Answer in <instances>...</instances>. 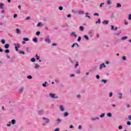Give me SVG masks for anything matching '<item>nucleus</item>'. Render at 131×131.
Returning a JSON list of instances; mask_svg holds the SVG:
<instances>
[{
	"label": "nucleus",
	"instance_id": "obj_1",
	"mask_svg": "<svg viewBox=\"0 0 131 131\" xmlns=\"http://www.w3.org/2000/svg\"><path fill=\"white\" fill-rule=\"evenodd\" d=\"M42 120L43 121V125H46L50 123V119L48 118L43 117L42 118Z\"/></svg>",
	"mask_w": 131,
	"mask_h": 131
},
{
	"label": "nucleus",
	"instance_id": "obj_2",
	"mask_svg": "<svg viewBox=\"0 0 131 131\" xmlns=\"http://www.w3.org/2000/svg\"><path fill=\"white\" fill-rule=\"evenodd\" d=\"M49 96L51 97V98H52V99H58V98H59V96H57L56 94L54 93H50Z\"/></svg>",
	"mask_w": 131,
	"mask_h": 131
},
{
	"label": "nucleus",
	"instance_id": "obj_3",
	"mask_svg": "<svg viewBox=\"0 0 131 131\" xmlns=\"http://www.w3.org/2000/svg\"><path fill=\"white\" fill-rule=\"evenodd\" d=\"M59 110L61 112H64V111H65V106L62 104L60 105Z\"/></svg>",
	"mask_w": 131,
	"mask_h": 131
},
{
	"label": "nucleus",
	"instance_id": "obj_4",
	"mask_svg": "<svg viewBox=\"0 0 131 131\" xmlns=\"http://www.w3.org/2000/svg\"><path fill=\"white\" fill-rule=\"evenodd\" d=\"M88 34L89 35V36L90 37H93V35H94V30H90L89 32H88Z\"/></svg>",
	"mask_w": 131,
	"mask_h": 131
},
{
	"label": "nucleus",
	"instance_id": "obj_5",
	"mask_svg": "<svg viewBox=\"0 0 131 131\" xmlns=\"http://www.w3.org/2000/svg\"><path fill=\"white\" fill-rule=\"evenodd\" d=\"M61 122H62V119H60V118H57L56 120H55V124L56 125L58 124H60V123H61Z\"/></svg>",
	"mask_w": 131,
	"mask_h": 131
},
{
	"label": "nucleus",
	"instance_id": "obj_6",
	"mask_svg": "<svg viewBox=\"0 0 131 131\" xmlns=\"http://www.w3.org/2000/svg\"><path fill=\"white\" fill-rule=\"evenodd\" d=\"M14 45L15 46V51H16V52H18V49L20 48V44L19 43H17L16 44L14 43Z\"/></svg>",
	"mask_w": 131,
	"mask_h": 131
},
{
	"label": "nucleus",
	"instance_id": "obj_7",
	"mask_svg": "<svg viewBox=\"0 0 131 131\" xmlns=\"http://www.w3.org/2000/svg\"><path fill=\"white\" fill-rule=\"evenodd\" d=\"M123 94L121 92L118 93V99L119 100H121L122 99V95Z\"/></svg>",
	"mask_w": 131,
	"mask_h": 131
},
{
	"label": "nucleus",
	"instance_id": "obj_8",
	"mask_svg": "<svg viewBox=\"0 0 131 131\" xmlns=\"http://www.w3.org/2000/svg\"><path fill=\"white\" fill-rule=\"evenodd\" d=\"M106 68V65H105V63H103L100 65L99 69L101 70V69H103V68Z\"/></svg>",
	"mask_w": 131,
	"mask_h": 131
},
{
	"label": "nucleus",
	"instance_id": "obj_9",
	"mask_svg": "<svg viewBox=\"0 0 131 131\" xmlns=\"http://www.w3.org/2000/svg\"><path fill=\"white\" fill-rule=\"evenodd\" d=\"M45 41H46V42H48V43H51V39L49 38H46L45 39Z\"/></svg>",
	"mask_w": 131,
	"mask_h": 131
},
{
	"label": "nucleus",
	"instance_id": "obj_10",
	"mask_svg": "<svg viewBox=\"0 0 131 131\" xmlns=\"http://www.w3.org/2000/svg\"><path fill=\"white\" fill-rule=\"evenodd\" d=\"M44 112H45L43 111V110H40L38 111V115L41 116L42 115V114H43Z\"/></svg>",
	"mask_w": 131,
	"mask_h": 131
},
{
	"label": "nucleus",
	"instance_id": "obj_11",
	"mask_svg": "<svg viewBox=\"0 0 131 131\" xmlns=\"http://www.w3.org/2000/svg\"><path fill=\"white\" fill-rule=\"evenodd\" d=\"M39 67H40V66H39L38 63H34L35 69H38Z\"/></svg>",
	"mask_w": 131,
	"mask_h": 131
},
{
	"label": "nucleus",
	"instance_id": "obj_12",
	"mask_svg": "<svg viewBox=\"0 0 131 131\" xmlns=\"http://www.w3.org/2000/svg\"><path fill=\"white\" fill-rule=\"evenodd\" d=\"M111 29L112 30H114L115 31H116V30L118 29V28H117V27H116L115 28H114V26H111Z\"/></svg>",
	"mask_w": 131,
	"mask_h": 131
},
{
	"label": "nucleus",
	"instance_id": "obj_13",
	"mask_svg": "<svg viewBox=\"0 0 131 131\" xmlns=\"http://www.w3.org/2000/svg\"><path fill=\"white\" fill-rule=\"evenodd\" d=\"M71 36H74V37H77V35L75 33V32L71 33Z\"/></svg>",
	"mask_w": 131,
	"mask_h": 131
},
{
	"label": "nucleus",
	"instance_id": "obj_14",
	"mask_svg": "<svg viewBox=\"0 0 131 131\" xmlns=\"http://www.w3.org/2000/svg\"><path fill=\"white\" fill-rule=\"evenodd\" d=\"M100 118L99 117H95V118H91L92 121H95V120H99Z\"/></svg>",
	"mask_w": 131,
	"mask_h": 131
},
{
	"label": "nucleus",
	"instance_id": "obj_15",
	"mask_svg": "<svg viewBox=\"0 0 131 131\" xmlns=\"http://www.w3.org/2000/svg\"><path fill=\"white\" fill-rule=\"evenodd\" d=\"M84 38L86 39V40H90V38L89 37V36L85 35L83 36Z\"/></svg>",
	"mask_w": 131,
	"mask_h": 131
},
{
	"label": "nucleus",
	"instance_id": "obj_16",
	"mask_svg": "<svg viewBox=\"0 0 131 131\" xmlns=\"http://www.w3.org/2000/svg\"><path fill=\"white\" fill-rule=\"evenodd\" d=\"M4 7H5V4L3 3H0V9H4Z\"/></svg>",
	"mask_w": 131,
	"mask_h": 131
},
{
	"label": "nucleus",
	"instance_id": "obj_17",
	"mask_svg": "<svg viewBox=\"0 0 131 131\" xmlns=\"http://www.w3.org/2000/svg\"><path fill=\"white\" fill-rule=\"evenodd\" d=\"M69 116V114H68V112H64V113L63 114V116L64 117H67V116Z\"/></svg>",
	"mask_w": 131,
	"mask_h": 131
},
{
	"label": "nucleus",
	"instance_id": "obj_18",
	"mask_svg": "<svg viewBox=\"0 0 131 131\" xmlns=\"http://www.w3.org/2000/svg\"><path fill=\"white\" fill-rule=\"evenodd\" d=\"M109 23V20H105L102 22V24L107 25Z\"/></svg>",
	"mask_w": 131,
	"mask_h": 131
},
{
	"label": "nucleus",
	"instance_id": "obj_19",
	"mask_svg": "<svg viewBox=\"0 0 131 131\" xmlns=\"http://www.w3.org/2000/svg\"><path fill=\"white\" fill-rule=\"evenodd\" d=\"M79 30L80 31H83L84 30V27L83 26H80L79 27Z\"/></svg>",
	"mask_w": 131,
	"mask_h": 131
},
{
	"label": "nucleus",
	"instance_id": "obj_20",
	"mask_svg": "<svg viewBox=\"0 0 131 131\" xmlns=\"http://www.w3.org/2000/svg\"><path fill=\"white\" fill-rule=\"evenodd\" d=\"M78 13L79 14V15H82V14H84V11H79L78 12Z\"/></svg>",
	"mask_w": 131,
	"mask_h": 131
},
{
	"label": "nucleus",
	"instance_id": "obj_21",
	"mask_svg": "<svg viewBox=\"0 0 131 131\" xmlns=\"http://www.w3.org/2000/svg\"><path fill=\"white\" fill-rule=\"evenodd\" d=\"M90 15V14H89V13L86 12L85 13V17L86 18H89V19H91V16H90V15Z\"/></svg>",
	"mask_w": 131,
	"mask_h": 131
},
{
	"label": "nucleus",
	"instance_id": "obj_22",
	"mask_svg": "<svg viewBox=\"0 0 131 131\" xmlns=\"http://www.w3.org/2000/svg\"><path fill=\"white\" fill-rule=\"evenodd\" d=\"M8 48H10V44H9V43L5 44V48L8 49Z\"/></svg>",
	"mask_w": 131,
	"mask_h": 131
},
{
	"label": "nucleus",
	"instance_id": "obj_23",
	"mask_svg": "<svg viewBox=\"0 0 131 131\" xmlns=\"http://www.w3.org/2000/svg\"><path fill=\"white\" fill-rule=\"evenodd\" d=\"M122 32L121 31H119L118 33H115V35H116L117 36H118L119 34H121Z\"/></svg>",
	"mask_w": 131,
	"mask_h": 131
},
{
	"label": "nucleus",
	"instance_id": "obj_24",
	"mask_svg": "<svg viewBox=\"0 0 131 131\" xmlns=\"http://www.w3.org/2000/svg\"><path fill=\"white\" fill-rule=\"evenodd\" d=\"M1 41L2 45H5V43H6V40H5V39H2Z\"/></svg>",
	"mask_w": 131,
	"mask_h": 131
},
{
	"label": "nucleus",
	"instance_id": "obj_25",
	"mask_svg": "<svg viewBox=\"0 0 131 131\" xmlns=\"http://www.w3.org/2000/svg\"><path fill=\"white\" fill-rule=\"evenodd\" d=\"M16 33H17V34H20V33H21V31H20V29H16Z\"/></svg>",
	"mask_w": 131,
	"mask_h": 131
},
{
	"label": "nucleus",
	"instance_id": "obj_26",
	"mask_svg": "<svg viewBox=\"0 0 131 131\" xmlns=\"http://www.w3.org/2000/svg\"><path fill=\"white\" fill-rule=\"evenodd\" d=\"M12 124H15L16 123V120L13 119L11 120Z\"/></svg>",
	"mask_w": 131,
	"mask_h": 131
},
{
	"label": "nucleus",
	"instance_id": "obj_27",
	"mask_svg": "<svg viewBox=\"0 0 131 131\" xmlns=\"http://www.w3.org/2000/svg\"><path fill=\"white\" fill-rule=\"evenodd\" d=\"M48 84V82L45 81V83L42 84V86H43V88H46V86H47V84Z\"/></svg>",
	"mask_w": 131,
	"mask_h": 131
},
{
	"label": "nucleus",
	"instance_id": "obj_28",
	"mask_svg": "<svg viewBox=\"0 0 131 131\" xmlns=\"http://www.w3.org/2000/svg\"><path fill=\"white\" fill-rule=\"evenodd\" d=\"M116 7L117 8H121V4H120V3L117 4Z\"/></svg>",
	"mask_w": 131,
	"mask_h": 131
},
{
	"label": "nucleus",
	"instance_id": "obj_29",
	"mask_svg": "<svg viewBox=\"0 0 131 131\" xmlns=\"http://www.w3.org/2000/svg\"><path fill=\"white\" fill-rule=\"evenodd\" d=\"M19 92L21 93H23V92H24V88H21L20 89H19Z\"/></svg>",
	"mask_w": 131,
	"mask_h": 131
},
{
	"label": "nucleus",
	"instance_id": "obj_30",
	"mask_svg": "<svg viewBox=\"0 0 131 131\" xmlns=\"http://www.w3.org/2000/svg\"><path fill=\"white\" fill-rule=\"evenodd\" d=\"M122 39L123 40H125V39H127V36H123V37H122Z\"/></svg>",
	"mask_w": 131,
	"mask_h": 131
},
{
	"label": "nucleus",
	"instance_id": "obj_31",
	"mask_svg": "<svg viewBox=\"0 0 131 131\" xmlns=\"http://www.w3.org/2000/svg\"><path fill=\"white\" fill-rule=\"evenodd\" d=\"M33 41L34 42H37V38L35 37L33 39Z\"/></svg>",
	"mask_w": 131,
	"mask_h": 131
},
{
	"label": "nucleus",
	"instance_id": "obj_32",
	"mask_svg": "<svg viewBox=\"0 0 131 131\" xmlns=\"http://www.w3.org/2000/svg\"><path fill=\"white\" fill-rule=\"evenodd\" d=\"M19 54H22L23 55H25V52L24 51L21 50V51H19Z\"/></svg>",
	"mask_w": 131,
	"mask_h": 131
},
{
	"label": "nucleus",
	"instance_id": "obj_33",
	"mask_svg": "<svg viewBox=\"0 0 131 131\" xmlns=\"http://www.w3.org/2000/svg\"><path fill=\"white\" fill-rule=\"evenodd\" d=\"M107 116L108 117H112V114L110 113H108L107 114Z\"/></svg>",
	"mask_w": 131,
	"mask_h": 131
},
{
	"label": "nucleus",
	"instance_id": "obj_34",
	"mask_svg": "<svg viewBox=\"0 0 131 131\" xmlns=\"http://www.w3.org/2000/svg\"><path fill=\"white\" fill-rule=\"evenodd\" d=\"M23 40H24L25 41H29V38H24Z\"/></svg>",
	"mask_w": 131,
	"mask_h": 131
},
{
	"label": "nucleus",
	"instance_id": "obj_35",
	"mask_svg": "<svg viewBox=\"0 0 131 131\" xmlns=\"http://www.w3.org/2000/svg\"><path fill=\"white\" fill-rule=\"evenodd\" d=\"M101 23V19H98V21H96V24H100Z\"/></svg>",
	"mask_w": 131,
	"mask_h": 131
},
{
	"label": "nucleus",
	"instance_id": "obj_36",
	"mask_svg": "<svg viewBox=\"0 0 131 131\" xmlns=\"http://www.w3.org/2000/svg\"><path fill=\"white\" fill-rule=\"evenodd\" d=\"M5 53H6V54H9V53H10V50L9 49H6L5 51Z\"/></svg>",
	"mask_w": 131,
	"mask_h": 131
},
{
	"label": "nucleus",
	"instance_id": "obj_37",
	"mask_svg": "<svg viewBox=\"0 0 131 131\" xmlns=\"http://www.w3.org/2000/svg\"><path fill=\"white\" fill-rule=\"evenodd\" d=\"M35 61H36V59L34 58H32L31 59V62H35Z\"/></svg>",
	"mask_w": 131,
	"mask_h": 131
},
{
	"label": "nucleus",
	"instance_id": "obj_38",
	"mask_svg": "<svg viewBox=\"0 0 131 131\" xmlns=\"http://www.w3.org/2000/svg\"><path fill=\"white\" fill-rule=\"evenodd\" d=\"M35 58L36 59V60H39V58H40L38 55L36 54V56H35Z\"/></svg>",
	"mask_w": 131,
	"mask_h": 131
},
{
	"label": "nucleus",
	"instance_id": "obj_39",
	"mask_svg": "<svg viewBox=\"0 0 131 131\" xmlns=\"http://www.w3.org/2000/svg\"><path fill=\"white\" fill-rule=\"evenodd\" d=\"M42 25H43L41 24V23H39L37 25V26L38 27H39L40 26H42Z\"/></svg>",
	"mask_w": 131,
	"mask_h": 131
},
{
	"label": "nucleus",
	"instance_id": "obj_40",
	"mask_svg": "<svg viewBox=\"0 0 131 131\" xmlns=\"http://www.w3.org/2000/svg\"><path fill=\"white\" fill-rule=\"evenodd\" d=\"M104 116H105V114H104V113H102V114H101L100 115V117L101 118L104 117Z\"/></svg>",
	"mask_w": 131,
	"mask_h": 131
},
{
	"label": "nucleus",
	"instance_id": "obj_41",
	"mask_svg": "<svg viewBox=\"0 0 131 131\" xmlns=\"http://www.w3.org/2000/svg\"><path fill=\"white\" fill-rule=\"evenodd\" d=\"M28 79H32V76L31 75H29L27 76Z\"/></svg>",
	"mask_w": 131,
	"mask_h": 131
},
{
	"label": "nucleus",
	"instance_id": "obj_42",
	"mask_svg": "<svg viewBox=\"0 0 131 131\" xmlns=\"http://www.w3.org/2000/svg\"><path fill=\"white\" fill-rule=\"evenodd\" d=\"M107 5H111V0H107Z\"/></svg>",
	"mask_w": 131,
	"mask_h": 131
},
{
	"label": "nucleus",
	"instance_id": "obj_43",
	"mask_svg": "<svg viewBox=\"0 0 131 131\" xmlns=\"http://www.w3.org/2000/svg\"><path fill=\"white\" fill-rule=\"evenodd\" d=\"M76 74H80V70H78L76 72Z\"/></svg>",
	"mask_w": 131,
	"mask_h": 131
},
{
	"label": "nucleus",
	"instance_id": "obj_44",
	"mask_svg": "<svg viewBox=\"0 0 131 131\" xmlns=\"http://www.w3.org/2000/svg\"><path fill=\"white\" fill-rule=\"evenodd\" d=\"M112 96H113V93L111 92L109 93V97L111 98V97H112Z\"/></svg>",
	"mask_w": 131,
	"mask_h": 131
},
{
	"label": "nucleus",
	"instance_id": "obj_45",
	"mask_svg": "<svg viewBox=\"0 0 131 131\" xmlns=\"http://www.w3.org/2000/svg\"><path fill=\"white\" fill-rule=\"evenodd\" d=\"M103 83H107V80L102 79L101 81Z\"/></svg>",
	"mask_w": 131,
	"mask_h": 131
},
{
	"label": "nucleus",
	"instance_id": "obj_46",
	"mask_svg": "<svg viewBox=\"0 0 131 131\" xmlns=\"http://www.w3.org/2000/svg\"><path fill=\"white\" fill-rule=\"evenodd\" d=\"M40 34V32H39V31L36 32V35L37 36H38V35H39Z\"/></svg>",
	"mask_w": 131,
	"mask_h": 131
},
{
	"label": "nucleus",
	"instance_id": "obj_47",
	"mask_svg": "<svg viewBox=\"0 0 131 131\" xmlns=\"http://www.w3.org/2000/svg\"><path fill=\"white\" fill-rule=\"evenodd\" d=\"M122 59H123V61H126V56H123Z\"/></svg>",
	"mask_w": 131,
	"mask_h": 131
},
{
	"label": "nucleus",
	"instance_id": "obj_48",
	"mask_svg": "<svg viewBox=\"0 0 131 131\" xmlns=\"http://www.w3.org/2000/svg\"><path fill=\"white\" fill-rule=\"evenodd\" d=\"M27 50V52H28V53H30V50L29 49V47H27L26 48Z\"/></svg>",
	"mask_w": 131,
	"mask_h": 131
},
{
	"label": "nucleus",
	"instance_id": "obj_49",
	"mask_svg": "<svg viewBox=\"0 0 131 131\" xmlns=\"http://www.w3.org/2000/svg\"><path fill=\"white\" fill-rule=\"evenodd\" d=\"M79 64H78V62H77L75 65V68H77L78 66H79Z\"/></svg>",
	"mask_w": 131,
	"mask_h": 131
},
{
	"label": "nucleus",
	"instance_id": "obj_50",
	"mask_svg": "<svg viewBox=\"0 0 131 131\" xmlns=\"http://www.w3.org/2000/svg\"><path fill=\"white\" fill-rule=\"evenodd\" d=\"M80 40H81V37L79 36L78 38L77 41H80Z\"/></svg>",
	"mask_w": 131,
	"mask_h": 131
},
{
	"label": "nucleus",
	"instance_id": "obj_51",
	"mask_svg": "<svg viewBox=\"0 0 131 131\" xmlns=\"http://www.w3.org/2000/svg\"><path fill=\"white\" fill-rule=\"evenodd\" d=\"M94 16H100V14L98 13H95L94 14Z\"/></svg>",
	"mask_w": 131,
	"mask_h": 131
},
{
	"label": "nucleus",
	"instance_id": "obj_52",
	"mask_svg": "<svg viewBox=\"0 0 131 131\" xmlns=\"http://www.w3.org/2000/svg\"><path fill=\"white\" fill-rule=\"evenodd\" d=\"M59 10H60V11H62V10H63V7L60 6L59 7Z\"/></svg>",
	"mask_w": 131,
	"mask_h": 131
},
{
	"label": "nucleus",
	"instance_id": "obj_53",
	"mask_svg": "<svg viewBox=\"0 0 131 131\" xmlns=\"http://www.w3.org/2000/svg\"><path fill=\"white\" fill-rule=\"evenodd\" d=\"M127 125H131V123L130 121H127Z\"/></svg>",
	"mask_w": 131,
	"mask_h": 131
},
{
	"label": "nucleus",
	"instance_id": "obj_54",
	"mask_svg": "<svg viewBox=\"0 0 131 131\" xmlns=\"http://www.w3.org/2000/svg\"><path fill=\"white\" fill-rule=\"evenodd\" d=\"M118 129H122V126H121V125L119 126Z\"/></svg>",
	"mask_w": 131,
	"mask_h": 131
},
{
	"label": "nucleus",
	"instance_id": "obj_55",
	"mask_svg": "<svg viewBox=\"0 0 131 131\" xmlns=\"http://www.w3.org/2000/svg\"><path fill=\"white\" fill-rule=\"evenodd\" d=\"M124 24L125 25H127V24H128V23L126 22V20H124Z\"/></svg>",
	"mask_w": 131,
	"mask_h": 131
},
{
	"label": "nucleus",
	"instance_id": "obj_56",
	"mask_svg": "<svg viewBox=\"0 0 131 131\" xmlns=\"http://www.w3.org/2000/svg\"><path fill=\"white\" fill-rule=\"evenodd\" d=\"M26 20H30V17L27 16V17L26 18Z\"/></svg>",
	"mask_w": 131,
	"mask_h": 131
},
{
	"label": "nucleus",
	"instance_id": "obj_57",
	"mask_svg": "<svg viewBox=\"0 0 131 131\" xmlns=\"http://www.w3.org/2000/svg\"><path fill=\"white\" fill-rule=\"evenodd\" d=\"M96 78L97 79H100V76L99 75H96Z\"/></svg>",
	"mask_w": 131,
	"mask_h": 131
},
{
	"label": "nucleus",
	"instance_id": "obj_58",
	"mask_svg": "<svg viewBox=\"0 0 131 131\" xmlns=\"http://www.w3.org/2000/svg\"><path fill=\"white\" fill-rule=\"evenodd\" d=\"M78 128H79V129H81V128H82V126L80 125L78 126Z\"/></svg>",
	"mask_w": 131,
	"mask_h": 131
},
{
	"label": "nucleus",
	"instance_id": "obj_59",
	"mask_svg": "<svg viewBox=\"0 0 131 131\" xmlns=\"http://www.w3.org/2000/svg\"><path fill=\"white\" fill-rule=\"evenodd\" d=\"M128 20H131V14L128 15Z\"/></svg>",
	"mask_w": 131,
	"mask_h": 131
},
{
	"label": "nucleus",
	"instance_id": "obj_60",
	"mask_svg": "<svg viewBox=\"0 0 131 131\" xmlns=\"http://www.w3.org/2000/svg\"><path fill=\"white\" fill-rule=\"evenodd\" d=\"M126 107H127V108H130V105H129L128 104H126Z\"/></svg>",
	"mask_w": 131,
	"mask_h": 131
},
{
	"label": "nucleus",
	"instance_id": "obj_61",
	"mask_svg": "<svg viewBox=\"0 0 131 131\" xmlns=\"http://www.w3.org/2000/svg\"><path fill=\"white\" fill-rule=\"evenodd\" d=\"M17 14H14L13 18H17Z\"/></svg>",
	"mask_w": 131,
	"mask_h": 131
},
{
	"label": "nucleus",
	"instance_id": "obj_62",
	"mask_svg": "<svg viewBox=\"0 0 131 131\" xmlns=\"http://www.w3.org/2000/svg\"><path fill=\"white\" fill-rule=\"evenodd\" d=\"M75 46H76V44H75V43H74V44H73V45H72L71 48H74V47H75Z\"/></svg>",
	"mask_w": 131,
	"mask_h": 131
},
{
	"label": "nucleus",
	"instance_id": "obj_63",
	"mask_svg": "<svg viewBox=\"0 0 131 131\" xmlns=\"http://www.w3.org/2000/svg\"><path fill=\"white\" fill-rule=\"evenodd\" d=\"M54 131H59V128H56Z\"/></svg>",
	"mask_w": 131,
	"mask_h": 131
},
{
	"label": "nucleus",
	"instance_id": "obj_64",
	"mask_svg": "<svg viewBox=\"0 0 131 131\" xmlns=\"http://www.w3.org/2000/svg\"><path fill=\"white\" fill-rule=\"evenodd\" d=\"M128 119L131 120V115L128 116Z\"/></svg>",
	"mask_w": 131,
	"mask_h": 131
}]
</instances>
